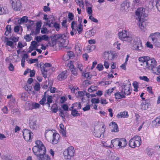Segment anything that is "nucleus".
Instances as JSON below:
<instances>
[{"label": "nucleus", "mask_w": 160, "mask_h": 160, "mask_svg": "<svg viewBox=\"0 0 160 160\" xmlns=\"http://www.w3.org/2000/svg\"><path fill=\"white\" fill-rule=\"evenodd\" d=\"M18 39L19 38L18 37H11L9 38V40H12L13 42H18Z\"/></svg>", "instance_id": "obj_44"}, {"label": "nucleus", "mask_w": 160, "mask_h": 160, "mask_svg": "<svg viewBox=\"0 0 160 160\" xmlns=\"http://www.w3.org/2000/svg\"><path fill=\"white\" fill-rule=\"evenodd\" d=\"M59 110L60 112V113L59 114V116L62 118H64V119H65V115L63 113V110L60 108L59 109Z\"/></svg>", "instance_id": "obj_48"}, {"label": "nucleus", "mask_w": 160, "mask_h": 160, "mask_svg": "<svg viewBox=\"0 0 160 160\" xmlns=\"http://www.w3.org/2000/svg\"><path fill=\"white\" fill-rule=\"evenodd\" d=\"M62 108L65 110L67 111H69V109H68V106L66 104H64L62 106Z\"/></svg>", "instance_id": "obj_59"}, {"label": "nucleus", "mask_w": 160, "mask_h": 160, "mask_svg": "<svg viewBox=\"0 0 160 160\" xmlns=\"http://www.w3.org/2000/svg\"><path fill=\"white\" fill-rule=\"evenodd\" d=\"M41 38L42 40H45V41L48 40L49 38L46 35H42L41 37Z\"/></svg>", "instance_id": "obj_60"}, {"label": "nucleus", "mask_w": 160, "mask_h": 160, "mask_svg": "<svg viewBox=\"0 0 160 160\" xmlns=\"http://www.w3.org/2000/svg\"><path fill=\"white\" fill-rule=\"evenodd\" d=\"M60 137V135L57 133H53L52 134V143L54 144H56L58 143L59 138Z\"/></svg>", "instance_id": "obj_19"}, {"label": "nucleus", "mask_w": 160, "mask_h": 160, "mask_svg": "<svg viewBox=\"0 0 160 160\" xmlns=\"http://www.w3.org/2000/svg\"><path fill=\"white\" fill-rule=\"evenodd\" d=\"M38 45L37 43L35 41H33L31 42V45H32L33 49L31 50V51H29V52H31L33 49H35L37 48V45Z\"/></svg>", "instance_id": "obj_35"}, {"label": "nucleus", "mask_w": 160, "mask_h": 160, "mask_svg": "<svg viewBox=\"0 0 160 160\" xmlns=\"http://www.w3.org/2000/svg\"><path fill=\"white\" fill-rule=\"evenodd\" d=\"M126 115H127V116H128V112L124 111L123 112H120L117 115V117L118 118L122 117L124 118Z\"/></svg>", "instance_id": "obj_32"}, {"label": "nucleus", "mask_w": 160, "mask_h": 160, "mask_svg": "<svg viewBox=\"0 0 160 160\" xmlns=\"http://www.w3.org/2000/svg\"><path fill=\"white\" fill-rule=\"evenodd\" d=\"M36 145L32 148V151L35 155L39 157L40 160H51L49 156L45 154L46 149L41 141L37 140L35 141Z\"/></svg>", "instance_id": "obj_1"}, {"label": "nucleus", "mask_w": 160, "mask_h": 160, "mask_svg": "<svg viewBox=\"0 0 160 160\" xmlns=\"http://www.w3.org/2000/svg\"><path fill=\"white\" fill-rule=\"evenodd\" d=\"M33 133L28 130L25 129L23 131V136L25 141H28L32 139Z\"/></svg>", "instance_id": "obj_13"}, {"label": "nucleus", "mask_w": 160, "mask_h": 160, "mask_svg": "<svg viewBox=\"0 0 160 160\" xmlns=\"http://www.w3.org/2000/svg\"><path fill=\"white\" fill-rule=\"evenodd\" d=\"M77 107V109H80L81 108V105L80 102H77L73 103L72 104V106L71 107V108L72 109H75L74 108L75 107H77Z\"/></svg>", "instance_id": "obj_31"}, {"label": "nucleus", "mask_w": 160, "mask_h": 160, "mask_svg": "<svg viewBox=\"0 0 160 160\" xmlns=\"http://www.w3.org/2000/svg\"><path fill=\"white\" fill-rule=\"evenodd\" d=\"M87 12L89 15H92V8L91 7H88L87 8Z\"/></svg>", "instance_id": "obj_54"}, {"label": "nucleus", "mask_w": 160, "mask_h": 160, "mask_svg": "<svg viewBox=\"0 0 160 160\" xmlns=\"http://www.w3.org/2000/svg\"><path fill=\"white\" fill-rule=\"evenodd\" d=\"M44 84L42 88L43 89H47L48 88H50L52 87L53 82L51 81H48V82L47 81L44 82Z\"/></svg>", "instance_id": "obj_23"}, {"label": "nucleus", "mask_w": 160, "mask_h": 160, "mask_svg": "<svg viewBox=\"0 0 160 160\" xmlns=\"http://www.w3.org/2000/svg\"><path fill=\"white\" fill-rule=\"evenodd\" d=\"M5 42H6V45L11 47V48L13 49L14 48L13 45L14 42L10 41L9 38L7 37L5 38Z\"/></svg>", "instance_id": "obj_22"}, {"label": "nucleus", "mask_w": 160, "mask_h": 160, "mask_svg": "<svg viewBox=\"0 0 160 160\" xmlns=\"http://www.w3.org/2000/svg\"><path fill=\"white\" fill-rule=\"evenodd\" d=\"M67 55H68V56L71 59L73 57L74 53L72 51H69L67 53Z\"/></svg>", "instance_id": "obj_55"}, {"label": "nucleus", "mask_w": 160, "mask_h": 160, "mask_svg": "<svg viewBox=\"0 0 160 160\" xmlns=\"http://www.w3.org/2000/svg\"><path fill=\"white\" fill-rule=\"evenodd\" d=\"M51 109L53 112L56 113L58 109L57 104H53L51 108Z\"/></svg>", "instance_id": "obj_34"}, {"label": "nucleus", "mask_w": 160, "mask_h": 160, "mask_svg": "<svg viewBox=\"0 0 160 160\" xmlns=\"http://www.w3.org/2000/svg\"><path fill=\"white\" fill-rule=\"evenodd\" d=\"M41 25V23L39 22L37 23L36 29L35 30V34H38L40 32Z\"/></svg>", "instance_id": "obj_29"}, {"label": "nucleus", "mask_w": 160, "mask_h": 160, "mask_svg": "<svg viewBox=\"0 0 160 160\" xmlns=\"http://www.w3.org/2000/svg\"><path fill=\"white\" fill-rule=\"evenodd\" d=\"M115 98L116 99H120L121 98H125L124 95L122 92H118L114 94Z\"/></svg>", "instance_id": "obj_26"}, {"label": "nucleus", "mask_w": 160, "mask_h": 160, "mask_svg": "<svg viewBox=\"0 0 160 160\" xmlns=\"http://www.w3.org/2000/svg\"><path fill=\"white\" fill-rule=\"evenodd\" d=\"M69 59H70V58L68 56V55L66 54L64 55L63 58V59L64 61H67L68 60H69Z\"/></svg>", "instance_id": "obj_63"}, {"label": "nucleus", "mask_w": 160, "mask_h": 160, "mask_svg": "<svg viewBox=\"0 0 160 160\" xmlns=\"http://www.w3.org/2000/svg\"><path fill=\"white\" fill-rule=\"evenodd\" d=\"M141 3V0H135L133 2V5L134 6Z\"/></svg>", "instance_id": "obj_52"}, {"label": "nucleus", "mask_w": 160, "mask_h": 160, "mask_svg": "<svg viewBox=\"0 0 160 160\" xmlns=\"http://www.w3.org/2000/svg\"><path fill=\"white\" fill-rule=\"evenodd\" d=\"M40 84L38 82L36 83L35 85L34 86V89L36 91H38L40 88Z\"/></svg>", "instance_id": "obj_42"}, {"label": "nucleus", "mask_w": 160, "mask_h": 160, "mask_svg": "<svg viewBox=\"0 0 160 160\" xmlns=\"http://www.w3.org/2000/svg\"><path fill=\"white\" fill-rule=\"evenodd\" d=\"M115 53L113 51L105 52L103 57L106 60H112L116 57Z\"/></svg>", "instance_id": "obj_12"}, {"label": "nucleus", "mask_w": 160, "mask_h": 160, "mask_svg": "<svg viewBox=\"0 0 160 160\" xmlns=\"http://www.w3.org/2000/svg\"><path fill=\"white\" fill-rule=\"evenodd\" d=\"M33 108V103L32 102H26L25 104V109L27 110L32 109Z\"/></svg>", "instance_id": "obj_28"}, {"label": "nucleus", "mask_w": 160, "mask_h": 160, "mask_svg": "<svg viewBox=\"0 0 160 160\" xmlns=\"http://www.w3.org/2000/svg\"><path fill=\"white\" fill-rule=\"evenodd\" d=\"M122 92L124 93V95H129L132 92V89L130 88V87L128 85H123L122 87Z\"/></svg>", "instance_id": "obj_15"}, {"label": "nucleus", "mask_w": 160, "mask_h": 160, "mask_svg": "<svg viewBox=\"0 0 160 160\" xmlns=\"http://www.w3.org/2000/svg\"><path fill=\"white\" fill-rule=\"evenodd\" d=\"M21 99L23 101H26L27 99V95L25 93H23L21 94Z\"/></svg>", "instance_id": "obj_40"}, {"label": "nucleus", "mask_w": 160, "mask_h": 160, "mask_svg": "<svg viewBox=\"0 0 160 160\" xmlns=\"http://www.w3.org/2000/svg\"><path fill=\"white\" fill-rule=\"evenodd\" d=\"M152 124L153 126L158 127L160 126V116L156 118L152 121Z\"/></svg>", "instance_id": "obj_24"}, {"label": "nucleus", "mask_w": 160, "mask_h": 160, "mask_svg": "<svg viewBox=\"0 0 160 160\" xmlns=\"http://www.w3.org/2000/svg\"><path fill=\"white\" fill-rule=\"evenodd\" d=\"M69 110L71 111V114L74 117H77L80 116V113L78 112V111L76 109H71L69 108Z\"/></svg>", "instance_id": "obj_27"}, {"label": "nucleus", "mask_w": 160, "mask_h": 160, "mask_svg": "<svg viewBox=\"0 0 160 160\" xmlns=\"http://www.w3.org/2000/svg\"><path fill=\"white\" fill-rule=\"evenodd\" d=\"M11 4L13 9L15 11H19L22 7L20 0H11Z\"/></svg>", "instance_id": "obj_10"}, {"label": "nucleus", "mask_w": 160, "mask_h": 160, "mask_svg": "<svg viewBox=\"0 0 160 160\" xmlns=\"http://www.w3.org/2000/svg\"><path fill=\"white\" fill-rule=\"evenodd\" d=\"M74 15L72 13L69 12L68 15V17L70 21H72L73 19Z\"/></svg>", "instance_id": "obj_51"}, {"label": "nucleus", "mask_w": 160, "mask_h": 160, "mask_svg": "<svg viewBox=\"0 0 160 160\" xmlns=\"http://www.w3.org/2000/svg\"><path fill=\"white\" fill-rule=\"evenodd\" d=\"M96 68L99 71L102 70L103 68V65L101 64H98Z\"/></svg>", "instance_id": "obj_50"}, {"label": "nucleus", "mask_w": 160, "mask_h": 160, "mask_svg": "<svg viewBox=\"0 0 160 160\" xmlns=\"http://www.w3.org/2000/svg\"><path fill=\"white\" fill-rule=\"evenodd\" d=\"M118 142L120 148L124 147L127 144V142L126 139L124 138L120 139Z\"/></svg>", "instance_id": "obj_21"}, {"label": "nucleus", "mask_w": 160, "mask_h": 160, "mask_svg": "<svg viewBox=\"0 0 160 160\" xmlns=\"http://www.w3.org/2000/svg\"><path fill=\"white\" fill-rule=\"evenodd\" d=\"M8 68L10 71H13L14 67L12 63H10L9 64Z\"/></svg>", "instance_id": "obj_61"}, {"label": "nucleus", "mask_w": 160, "mask_h": 160, "mask_svg": "<svg viewBox=\"0 0 160 160\" xmlns=\"http://www.w3.org/2000/svg\"><path fill=\"white\" fill-rule=\"evenodd\" d=\"M148 100L147 99L142 102L141 104V109L142 110H145L147 109L148 108Z\"/></svg>", "instance_id": "obj_20"}, {"label": "nucleus", "mask_w": 160, "mask_h": 160, "mask_svg": "<svg viewBox=\"0 0 160 160\" xmlns=\"http://www.w3.org/2000/svg\"><path fill=\"white\" fill-rule=\"evenodd\" d=\"M2 8V14H7L8 13V10L6 7H4Z\"/></svg>", "instance_id": "obj_62"}, {"label": "nucleus", "mask_w": 160, "mask_h": 160, "mask_svg": "<svg viewBox=\"0 0 160 160\" xmlns=\"http://www.w3.org/2000/svg\"><path fill=\"white\" fill-rule=\"evenodd\" d=\"M138 61L143 63L145 69L148 70H152L153 69L156 68L157 65V62L155 60L148 56L139 57Z\"/></svg>", "instance_id": "obj_3"}, {"label": "nucleus", "mask_w": 160, "mask_h": 160, "mask_svg": "<svg viewBox=\"0 0 160 160\" xmlns=\"http://www.w3.org/2000/svg\"><path fill=\"white\" fill-rule=\"evenodd\" d=\"M63 35L61 34H58L54 35L53 38L57 40L58 39H62L63 38Z\"/></svg>", "instance_id": "obj_33"}, {"label": "nucleus", "mask_w": 160, "mask_h": 160, "mask_svg": "<svg viewBox=\"0 0 160 160\" xmlns=\"http://www.w3.org/2000/svg\"><path fill=\"white\" fill-rule=\"evenodd\" d=\"M104 66H105V68L107 69L108 68L109 66V63L106 60H105L104 62Z\"/></svg>", "instance_id": "obj_64"}, {"label": "nucleus", "mask_w": 160, "mask_h": 160, "mask_svg": "<svg viewBox=\"0 0 160 160\" xmlns=\"http://www.w3.org/2000/svg\"><path fill=\"white\" fill-rule=\"evenodd\" d=\"M132 85L134 88V91L136 92H138V83L137 82H134L132 83Z\"/></svg>", "instance_id": "obj_37"}, {"label": "nucleus", "mask_w": 160, "mask_h": 160, "mask_svg": "<svg viewBox=\"0 0 160 160\" xmlns=\"http://www.w3.org/2000/svg\"><path fill=\"white\" fill-rule=\"evenodd\" d=\"M89 19L92 21V22L96 23H97L98 22V20L94 18L92 15L90 16L89 17Z\"/></svg>", "instance_id": "obj_53"}, {"label": "nucleus", "mask_w": 160, "mask_h": 160, "mask_svg": "<svg viewBox=\"0 0 160 160\" xmlns=\"http://www.w3.org/2000/svg\"><path fill=\"white\" fill-rule=\"evenodd\" d=\"M115 88V87H114L113 88H112L111 89H110L107 90L106 91V93L107 95H111V93L113 92V90Z\"/></svg>", "instance_id": "obj_46"}, {"label": "nucleus", "mask_w": 160, "mask_h": 160, "mask_svg": "<svg viewBox=\"0 0 160 160\" xmlns=\"http://www.w3.org/2000/svg\"><path fill=\"white\" fill-rule=\"evenodd\" d=\"M46 101V98L45 97H43L42 99L40 101L39 103L40 104L42 105H44Z\"/></svg>", "instance_id": "obj_56"}, {"label": "nucleus", "mask_w": 160, "mask_h": 160, "mask_svg": "<svg viewBox=\"0 0 160 160\" xmlns=\"http://www.w3.org/2000/svg\"><path fill=\"white\" fill-rule=\"evenodd\" d=\"M89 74L90 72H89L83 73H82V76H83L84 77L86 78H89V79H90L91 77H90Z\"/></svg>", "instance_id": "obj_47"}, {"label": "nucleus", "mask_w": 160, "mask_h": 160, "mask_svg": "<svg viewBox=\"0 0 160 160\" xmlns=\"http://www.w3.org/2000/svg\"><path fill=\"white\" fill-rule=\"evenodd\" d=\"M119 38L123 41H127L128 42H132L133 38L135 37H130L128 36L126 31H122L121 32H119L118 33Z\"/></svg>", "instance_id": "obj_7"}, {"label": "nucleus", "mask_w": 160, "mask_h": 160, "mask_svg": "<svg viewBox=\"0 0 160 160\" xmlns=\"http://www.w3.org/2000/svg\"><path fill=\"white\" fill-rule=\"evenodd\" d=\"M130 43L132 44L133 48L136 50L139 51L143 50V48L141 41L138 37H133L132 42Z\"/></svg>", "instance_id": "obj_5"}, {"label": "nucleus", "mask_w": 160, "mask_h": 160, "mask_svg": "<svg viewBox=\"0 0 160 160\" xmlns=\"http://www.w3.org/2000/svg\"><path fill=\"white\" fill-rule=\"evenodd\" d=\"M111 155L110 160H119L118 158L115 156L114 154H112Z\"/></svg>", "instance_id": "obj_49"}, {"label": "nucleus", "mask_w": 160, "mask_h": 160, "mask_svg": "<svg viewBox=\"0 0 160 160\" xmlns=\"http://www.w3.org/2000/svg\"><path fill=\"white\" fill-rule=\"evenodd\" d=\"M119 139L118 138H116L112 140L111 141V147H116L117 146L119 147Z\"/></svg>", "instance_id": "obj_25"}, {"label": "nucleus", "mask_w": 160, "mask_h": 160, "mask_svg": "<svg viewBox=\"0 0 160 160\" xmlns=\"http://www.w3.org/2000/svg\"><path fill=\"white\" fill-rule=\"evenodd\" d=\"M129 7V1L126 0L124 1L121 5V10L122 11H126Z\"/></svg>", "instance_id": "obj_16"}, {"label": "nucleus", "mask_w": 160, "mask_h": 160, "mask_svg": "<svg viewBox=\"0 0 160 160\" xmlns=\"http://www.w3.org/2000/svg\"><path fill=\"white\" fill-rule=\"evenodd\" d=\"M136 19L138 20L139 26L141 30L144 32L146 30L145 27L146 24L145 21L147 15L145 12V9L142 8H139L135 12Z\"/></svg>", "instance_id": "obj_2"}, {"label": "nucleus", "mask_w": 160, "mask_h": 160, "mask_svg": "<svg viewBox=\"0 0 160 160\" xmlns=\"http://www.w3.org/2000/svg\"><path fill=\"white\" fill-rule=\"evenodd\" d=\"M109 126L112 127H111V132H118L119 131L118 127L116 122H112L110 123Z\"/></svg>", "instance_id": "obj_17"}, {"label": "nucleus", "mask_w": 160, "mask_h": 160, "mask_svg": "<svg viewBox=\"0 0 160 160\" xmlns=\"http://www.w3.org/2000/svg\"><path fill=\"white\" fill-rule=\"evenodd\" d=\"M39 65L43 77L45 78H47V72L48 70V69L47 68L51 67V65L48 63H46L44 64H43L42 63H40Z\"/></svg>", "instance_id": "obj_8"}, {"label": "nucleus", "mask_w": 160, "mask_h": 160, "mask_svg": "<svg viewBox=\"0 0 160 160\" xmlns=\"http://www.w3.org/2000/svg\"><path fill=\"white\" fill-rule=\"evenodd\" d=\"M24 39H25L26 42H30L32 38L31 36L29 34H27L24 36Z\"/></svg>", "instance_id": "obj_38"}, {"label": "nucleus", "mask_w": 160, "mask_h": 160, "mask_svg": "<svg viewBox=\"0 0 160 160\" xmlns=\"http://www.w3.org/2000/svg\"><path fill=\"white\" fill-rule=\"evenodd\" d=\"M82 29V24H79L78 25V27L77 28V31L79 34L81 33Z\"/></svg>", "instance_id": "obj_41"}, {"label": "nucleus", "mask_w": 160, "mask_h": 160, "mask_svg": "<svg viewBox=\"0 0 160 160\" xmlns=\"http://www.w3.org/2000/svg\"><path fill=\"white\" fill-rule=\"evenodd\" d=\"M47 102L51 103L52 102V96L48 95L47 98Z\"/></svg>", "instance_id": "obj_57"}, {"label": "nucleus", "mask_w": 160, "mask_h": 160, "mask_svg": "<svg viewBox=\"0 0 160 160\" xmlns=\"http://www.w3.org/2000/svg\"><path fill=\"white\" fill-rule=\"evenodd\" d=\"M153 150L150 148H148L146 149V152L149 157H151L153 154Z\"/></svg>", "instance_id": "obj_30"}, {"label": "nucleus", "mask_w": 160, "mask_h": 160, "mask_svg": "<svg viewBox=\"0 0 160 160\" xmlns=\"http://www.w3.org/2000/svg\"><path fill=\"white\" fill-rule=\"evenodd\" d=\"M91 102L92 103H99L100 100L98 98H93L91 99Z\"/></svg>", "instance_id": "obj_43"}, {"label": "nucleus", "mask_w": 160, "mask_h": 160, "mask_svg": "<svg viewBox=\"0 0 160 160\" xmlns=\"http://www.w3.org/2000/svg\"><path fill=\"white\" fill-rule=\"evenodd\" d=\"M100 126L99 125L96 126L95 127L93 134L95 137L100 138L102 137V135L104 131L103 132H101L100 130Z\"/></svg>", "instance_id": "obj_14"}, {"label": "nucleus", "mask_w": 160, "mask_h": 160, "mask_svg": "<svg viewBox=\"0 0 160 160\" xmlns=\"http://www.w3.org/2000/svg\"><path fill=\"white\" fill-rule=\"evenodd\" d=\"M74 150L73 147L68 148L63 153L64 158L66 159H71L74 156Z\"/></svg>", "instance_id": "obj_6"}, {"label": "nucleus", "mask_w": 160, "mask_h": 160, "mask_svg": "<svg viewBox=\"0 0 160 160\" xmlns=\"http://www.w3.org/2000/svg\"><path fill=\"white\" fill-rule=\"evenodd\" d=\"M28 20V17L27 16H24L20 19V22H27Z\"/></svg>", "instance_id": "obj_45"}, {"label": "nucleus", "mask_w": 160, "mask_h": 160, "mask_svg": "<svg viewBox=\"0 0 160 160\" xmlns=\"http://www.w3.org/2000/svg\"><path fill=\"white\" fill-rule=\"evenodd\" d=\"M139 78L141 80H143L147 82L149 81V79L147 78V77L145 76L140 77Z\"/></svg>", "instance_id": "obj_58"}, {"label": "nucleus", "mask_w": 160, "mask_h": 160, "mask_svg": "<svg viewBox=\"0 0 160 160\" xmlns=\"http://www.w3.org/2000/svg\"><path fill=\"white\" fill-rule=\"evenodd\" d=\"M29 126L30 128L32 130H36L38 128L37 120L35 117L31 116L29 120Z\"/></svg>", "instance_id": "obj_9"}, {"label": "nucleus", "mask_w": 160, "mask_h": 160, "mask_svg": "<svg viewBox=\"0 0 160 160\" xmlns=\"http://www.w3.org/2000/svg\"><path fill=\"white\" fill-rule=\"evenodd\" d=\"M53 26L57 31H59L60 28V25L57 22H55L53 23Z\"/></svg>", "instance_id": "obj_39"}, {"label": "nucleus", "mask_w": 160, "mask_h": 160, "mask_svg": "<svg viewBox=\"0 0 160 160\" xmlns=\"http://www.w3.org/2000/svg\"><path fill=\"white\" fill-rule=\"evenodd\" d=\"M67 77V74L66 71H64L60 73L57 77V79L61 81L65 79Z\"/></svg>", "instance_id": "obj_18"}, {"label": "nucleus", "mask_w": 160, "mask_h": 160, "mask_svg": "<svg viewBox=\"0 0 160 160\" xmlns=\"http://www.w3.org/2000/svg\"><path fill=\"white\" fill-rule=\"evenodd\" d=\"M141 138L139 136L135 135L133 138L129 140L128 145L130 147L134 148L135 147H138L141 143Z\"/></svg>", "instance_id": "obj_4"}, {"label": "nucleus", "mask_w": 160, "mask_h": 160, "mask_svg": "<svg viewBox=\"0 0 160 160\" xmlns=\"http://www.w3.org/2000/svg\"><path fill=\"white\" fill-rule=\"evenodd\" d=\"M75 49L76 52L78 54H81V48L78 45H76L75 47Z\"/></svg>", "instance_id": "obj_36"}, {"label": "nucleus", "mask_w": 160, "mask_h": 160, "mask_svg": "<svg viewBox=\"0 0 160 160\" xmlns=\"http://www.w3.org/2000/svg\"><path fill=\"white\" fill-rule=\"evenodd\" d=\"M160 38V33L156 32L150 34L149 37V39H151L152 41V42L154 45H159V43L157 42V41L158 38Z\"/></svg>", "instance_id": "obj_11"}]
</instances>
